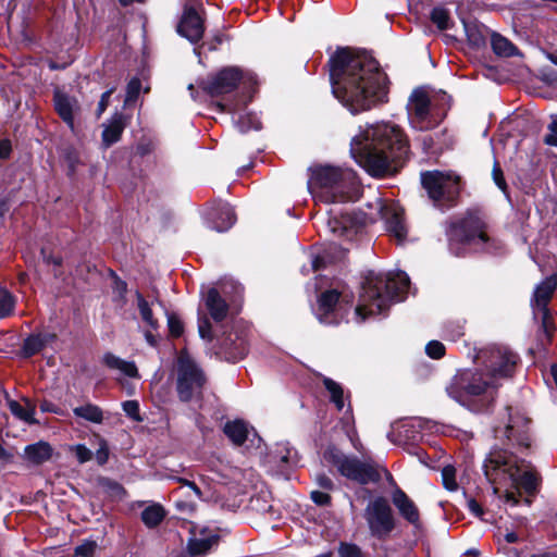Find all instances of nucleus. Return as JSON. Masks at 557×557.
Segmentation results:
<instances>
[{"label": "nucleus", "instance_id": "obj_1", "mask_svg": "<svg viewBox=\"0 0 557 557\" xmlns=\"http://www.w3.org/2000/svg\"><path fill=\"white\" fill-rule=\"evenodd\" d=\"M329 67L332 92L350 113L387 101V76L369 53L339 48L330 58Z\"/></svg>", "mask_w": 557, "mask_h": 557}, {"label": "nucleus", "instance_id": "obj_2", "mask_svg": "<svg viewBox=\"0 0 557 557\" xmlns=\"http://www.w3.org/2000/svg\"><path fill=\"white\" fill-rule=\"evenodd\" d=\"M508 422L504 428L494 429L495 436L507 438L513 447L521 449V456L509 449H493L484 460L483 470L486 480L494 485H510L522 488L533 495L539 491L541 476L534 466L525 459L524 451L531 446L529 436V419L518 410L507 408Z\"/></svg>", "mask_w": 557, "mask_h": 557}, {"label": "nucleus", "instance_id": "obj_3", "mask_svg": "<svg viewBox=\"0 0 557 557\" xmlns=\"http://www.w3.org/2000/svg\"><path fill=\"white\" fill-rule=\"evenodd\" d=\"M478 359L482 369L459 371L446 387L448 396L462 406L475 396L492 398L502 380L512 375L518 356L507 347L490 346L479 351Z\"/></svg>", "mask_w": 557, "mask_h": 557}, {"label": "nucleus", "instance_id": "obj_4", "mask_svg": "<svg viewBox=\"0 0 557 557\" xmlns=\"http://www.w3.org/2000/svg\"><path fill=\"white\" fill-rule=\"evenodd\" d=\"M352 158L372 175L395 170L409 154V144L397 125L377 123L369 126L350 143Z\"/></svg>", "mask_w": 557, "mask_h": 557}, {"label": "nucleus", "instance_id": "obj_5", "mask_svg": "<svg viewBox=\"0 0 557 557\" xmlns=\"http://www.w3.org/2000/svg\"><path fill=\"white\" fill-rule=\"evenodd\" d=\"M410 288L408 275L403 271L395 273L370 272L362 284L359 304L355 308V320L362 323L369 317L384 314L395 301H403Z\"/></svg>", "mask_w": 557, "mask_h": 557}, {"label": "nucleus", "instance_id": "obj_6", "mask_svg": "<svg viewBox=\"0 0 557 557\" xmlns=\"http://www.w3.org/2000/svg\"><path fill=\"white\" fill-rule=\"evenodd\" d=\"M308 189L315 202L344 203L357 200L359 182L350 169L320 165L312 170Z\"/></svg>", "mask_w": 557, "mask_h": 557}, {"label": "nucleus", "instance_id": "obj_7", "mask_svg": "<svg viewBox=\"0 0 557 557\" xmlns=\"http://www.w3.org/2000/svg\"><path fill=\"white\" fill-rule=\"evenodd\" d=\"M449 108L450 97L445 91L417 88L407 103L410 126L420 132L433 129L442 123Z\"/></svg>", "mask_w": 557, "mask_h": 557}, {"label": "nucleus", "instance_id": "obj_8", "mask_svg": "<svg viewBox=\"0 0 557 557\" xmlns=\"http://www.w3.org/2000/svg\"><path fill=\"white\" fill-rule=\"evenodd\" d=\"M449 250L457 257L465 256L468 249L497 251L499 244L490 238L483 222L474 215H468L447 230Z\"/></svg>", "mask_w": 557, "mask_h": 557}, {"label": "nucleus", "instance_id": "obj_9", "mask_svg": "<svg viewBox=\"0 0 557 557\" xmlns=\"http://www.w3.org/2000/svg\"><path fill=\"white\" fill-rule=\"evenodd\" d=\"M421 183L434 207L446 210L456 205L459 193V177L449 172L428 171L421 173Z\"/></svg>", "mask_w": 557, "mask_h": 557}, {"label": "nucleus", "instance_id": "obj_10", "mask_svg": "<svg viewBox=\"0 0 557 557\" xmlns=\"http://www.w3.org/2000/svg\"><path fill=\"white\" fill-rule=\"evenodd\" d=\"M323 459L335 467L345 478L360 484L376 483L381 475L375 467L361 462L355 457H348L335 446H329L323 453Z\"/></svg>", "mask_w": 557, "mask_h": 557}, {"label": "nucleus", "instance_id": "obj_11", "mask_svg": "<svg viewBox=\"0 0 557 557\" xmlns=\"http://www.w3.org/2000/svg\"><path fill=\"white\" fill-rule=\"evenodd\" d=\"M176 391L182 401H190L201 395L206 376L198 364L186 354L182 352L176 363Z\"/></svg>", "mask_w": 557, "mask_h": 557}, {"label": "nucleus", "instance_id": "obj_12", "mask_svg": "<svg viewBox=\"0 0 557 557\" xmlns=\"http://www.w3.org/2000/svg\"><path fill=\"white\" fill-rule=\"evenodd\" d=\"M556 287L557 276L550 275L536 285L533 292V297L531 299L533 319L541 321V329L547 342L550 341L555 330V325L553 323L552 315L547 306L553 297L554 292L556 290Z\"/></svg>", "mask_w": 557, "mask_h": 557}, {"label": "nucleus", "instance_id": "obj_13", "mask_svg": "<svg viewBox=\"0 0 557 557\" xmlns=\"http://www.w3.org/2000/svg\"><path fill=\"white\" fill-rule=\"evenodd\" d=\"M252 83L255 77L236 66H226L202 82V88L212 97L234 91L240 83Z\"/></svg>", "mask_w": 557, "mask_h": 557}, {"label": "nucleus", "instance_id": "obj_14", "mask_svg": "<svg viewBox=\"0 0 557 557\" xmlns=\"http://www.w3.org/2000/svg\"><path fill=\"white\" fill-rule=\"evenodd\" d=\"M370 209H375L379 216L385 222L386 231L398 242L407 236V226L404 219V210L398 202L386 201L376 196L373 202H369Z\"/></svg>", "mask_w": 557, "mask_h": 557}, {"label": "nucleus", "instance_id": "obj_15", "mask_svg": "<svg viewBox=\"0 0 557 557\" xmlns=\"http://www.w3.org/2000/svg\"><path fill=\"white\" fill-rule=\"evenodd\" d=\"M366 520L372 535L382 539L395 528L392 508L384 497H376L366 508Z\"/></svg>", "mask_w": 557, "mask_h": 557}, {"label": "nucleus", "instance_id": "obj_16", "mask_svg": "<svg viewBox=\"0 0 557 557\" xmlns=\"http://www.w3.org/2000/svg\"><path fill=\"white\" fill-rule=\"evenodd\" d=\"M339 299L341 294L336 289L325 290L320 295L315 315L321 323L332 325L344 320L345 313Z\"/></svg>", "mask_w": 557, "mask_h": 557}, {"label": "nucleus", "instance_id": "obj_17", "mask_svg": "<svg viewBox=\"0 0 557 557\" xmlns=\"http://www.w3.org/2000/svg\"><path fill=\"white\" fill-rule=\"evenodd\" d=\"M220 540L218 530L207 525H193L187 542L188 553L193 556H202L216 546Z\"/></svg>", "mask_w": 557, "mask_h": 557}, {"label": "nucleus", "instance_id": "obj_18", "mask_svg": "<svg viewBox=\"0 0 557 557\" xmlns=\"http://www.w3.org/2000/svg\"><path fill=\"white\" fill-rule=\"evenodd\" d=\"M177 33L191 44L199 42L205 33V17L194 7L185 5Z\"/></svg>", "mask_w": 557, "mask_h": 557}, {"label": "nucleus", "instance_id": "obj_19", "mask_svg": "<svg viewBox=\"0 0 557 557\" xmlns=\"http://www.w3.org/2000/svg\"><path fill=\"white\" fill-rule=\"evenodd\" d=\"M392 502L397 508L399 515L410 524L418 527L420 523V513L416 504L398 486L392 493Z\"/></svg>", "mask_w": 557, "mask_h": 557}, {"label": "nucleus", "instance_id": "obj_20", "mask_svg": "<svg viewBox=\"0 0 557 557\" xmlns=\"http://www.w3.org/2000/svg\"><path fill=\"white\" fill-rule=\"evenodd\" d=\"M235 221V212L228 203H220L208 213V226L220 233L230 230Z\"/></svg>", "mask_w": 557, "mask_h": 557}, {"label": "nucleus", "instance_id": "obj_21", "mask_svg": "<svg viewBox=\"0 0 557 557\" xmlns=\"http://www.w3.org/2000/svg\"><path fill=\"white\" fill-rule=\"evenodd\" d=\"M295 451L288 443H276L265 456V462L278 472L286 470L294 461Z\"/></svg>", "mask_w": 557, "mask_h": 557}, {"label": "nucleus", "instance_id": "obj_22", "mask_svg": "<svg viewBox=\"0 0 557 557\" xmlns=\"http://www.w3.org/2000/svg\"><path fill=\"white\" fill-rule=\"evenodd\" d=\"M206 309L214 322H222L228 313V305L216 288H210L203 298Z\"/></svg>", "mask_w": 557, "mask_h": 557}, {"label": "nucleus", "instance_id": "obj_23", "mask_svg": "<svg viewBox=\"0 0 557 557\" xmlns=\"http://www.w3.org/2000/svg\"><path fill=\"white\" fill-rule=\"evenodd\" d=\"M221 345L226 359L232 362L243 359L248 352L247 341L237 333H230Z\"/></svg>", "mask_w": 557, "mask_h": 557}, {"label": "nucleus", "instance_id": "obj_24", "mask_svg": "<svg viewBox=\"0 0 557 557\" xmlns=\"http://www.w3.org/2000/svg\"><path fill=\"white\" fill-rule=\"evenodd\" d=\"M77 107L75 99L67 95L55 91L54 94V108L60 117L69 125L71 129H74V110Z\"/></svg>", "mask_w": 557, "mask_h": 557}, {"label": "nucleus", "instance_id": "obj_25", "mask_svg": "<svg viewBox=\"0 0 557 557\" xmlns=\"http://www.w3.org/2000/svg\"><path fill=\"white\" fill-rule=\"evenodd\" d=\"M52 456V447L48 442L39 441L24 448V459L33 465H41Z\"/></svg>", "mask_w": 557, "mask_h": 557}, {"label": "nucleus", "instance_id": "obj_26", "mask_svg": "<svg viewBox=\"0 0 557 557\" xmlns=\"http://www.w3.org/2000/svg\"><path fill=\"white\" fill-rule=\"evenodd\" d=\"M22 400L24 405L16 400L7 398V405L11 413L27 424L38 423L35 419V405L28 398H23Z\"/></svg>", "mask_w": 557, "mask_h": 557}, {"label": "nucleus", "instance_id": "obj_27", "mask_svg": "<svg viewBox=\"0 0 557 557\" xmlns=\"http://www.w3.org/2000/svg\"><path fill=\"white\" fill-rule=\"evenodd\" d=\"M126 126L123 114L115 113L109 124L104 126L102 132V143L106 147H110L120 140L121 135Z\"/></svg>", "mask_w": 557, "mask_h": 557}, {"label": "nucleus", "instance_id": "obj_28", "mask_svg": "<svg viewBox=\"0 0 557 557\" xmlns=\"http://www.w3.org/2000/svg\"><path fill=\"white\" fill-rule=\"evenodd\" d=\"M102 362L109 369L119 371L125 376L138 377V370L133 361L124 360L112 352H106L102 357Z\"/></svg>", "mask_w": 557, "mask_h": 557}, {"label": "nucleus", "instance_id": "obj_29", "mask_svg": "<svg viewBox=\"0 0 557 557\" xmlns=\"http://www.w3.org/2000/svg\"><path fill=\"white\" fill-rule=\"evenodd\" d=\"M327 227L335 236L351 238L352 218L348 213L341 214V216L331 214L327 220Z\"/></svg>", "mask_w": 557, "mask_h": 557}, {"label": "nucleus", "instance_id": "obj_30", "mask_svg": "<svg viewBox=\"0 0 557 557\" xmlns=\"http://www.w3.org/2000/svg\"><path fill=\"white\" fill-rule=\"evenodd\" d=\"M225 435L236 446H240L247 440L249 430L246 422L243 420H234L225 423L223 429Z\"/></svg>", "mask_w": 557, "mask_h": 557}, {"label": "nucleus", "instance_id": "obj_31", "mask_svg": "<svg viewBox=\"0 0 557 557\" xmlns=\"http://www.w3.org/2000/svg\"><path fill=\"white\" fill-rule=\"evenodd\" d=\"M166 511L162 505L153 503L141 511V521L149 528H157L165 518Z\"/></svg>", "mask_w": 557, "mask_h": 557}, {"label": "nucleus", "instance_id": "obj_32", "mask_svg": "<svg viewBox=\"0 0 557 557\" xmlns=\"http://www.w3.org/2000/svg\"><path fill=\"white\" fill-rule=\"evenodd\" d=\"M75 417L84 419L88 422L100 424L103 421L102 409L94 404H86L84 406L75 407L73 409Z\"/></svg>", "mask_w": 557, "mask_h": 557}, {"label": "nucleus", "instance_id": "obj_33", "mask_svg": "<svg viewBox=\"0 0 557 557\" xmlns=\"http://www.w3.org/2000/svg\"><path fill=\"white\" fill-rule=\"evenodd\" d=\"M491 44H492L493 51L497 55L512 57V55L517 54L518 50H517L516 46L511 41H509L507 38H505L504 36L499 35V34L494 33L492 35Z\"/></svg>", "mask_w": 557, "mask_h": 557}, {"label": "nucleus", "instance_id": "obj_34", "mask_svg": "<svg viewBox=\"0 0 557 557\" xmlns=\"http://www.w3.org/2000/svg\"><path fill=\"white\" fill-rule=\"evenodd\" d=\"M137 308L144 323H146L151 330L159 327L158 320L153 318L151 304L145 299V297L136 292Z\"/></svg>", "mask_w": 557, "mask_h": 557}, {"label": "nucleus", "instance_id": "obj_35", "mask_svg": "<svg viewBox=\"0 0 557 557\" xmlns=\"http://www.w3.org/2000/svg\"><path fill=\"white\" fill-rule=\"evenodd\" d=\"M419 437V432L414 430V426L409 423H403L398 429L388 434V438L397 444H403L408 441H416Z\"/></svg>", "mask_w": 557, "mask_h": 557}, {"label": "nucleus", "instance_id": "obj_36", "mask_svg": "<svg viewBox=\"0 0 557 557\" xmlns=\"http://www.w3.org/2000/svg\"><path fill=\"white\" fill-rule=\"evenodd\" d=\"M325 389L330 394V400L336 406L337 410H343L344 404V389L343 387L330 377L323 379Z\"/></svg>", "mask_w": 557, "mask_h": 557}, {"label": "nucleus", "instance_id": "obj_37", "mask_svg": "<svg viewBox=\"0 0 557 557\" xmlns=\"http://www.w3.org/2000/svg\"><path fill=\"white\" fill-rule=\"evenodd\" d=\"M236 127L240 133H247L249 131H258L261 128V122L257 114L245 113L240 114L236 120Z\"/></svg>", "mask_w": 557, "mask_h": 557}, {"label": "nucleus", "instance_id": "obj_38", "mask_svg": "<svg viewBox=\"0 0 557 557\" xmlns=\"http://www.w3.org/2000/svg\"><path fill=\"white\" fill-rule=\"evenodd\" d=\"M177 482L181 483V486L176 490V493L181 496H184L188 499L191 497L197 499H202V491L193 482L183 478H177Z\"/></svg>", "mask_w": 557, "mask_h": 557}, {"label": "nucleus", "instance_id": "obj_39", "mask_svg": "<svg viewBox=\"0 0 557 557\" xmlns=\"http://www.w3.org/2000/svg\"><path fill=\"white\" fill-rule=\"evenodd\" d=\"M15 307L14 296L5 288L0 287V320L9 317Z\"/></svg>", "mask_w": 557, "mask_h": 557}, {"label": "nucleus", "instance_id": "obj_40", "mask_svg": "<svg viewBox=\"0 0 557 557\" xmlns=\"http://www.w3.org/2000/svg\"><path fill=\"white\" fill-rule=\"evenodd\" d=\"M44 347V339L40 335H30L28 336L23 344V354L25 357H30L36 355Z\"/></svg>", "mask_w": 557, "mask_h": 557}, {"label": "nucleus", "instance_id": "obj_41", "mask_svg": "<svg viewBox=\"0 0 557 557\" xmlns=\"http://www.w3.org/2000/svg\"><path fill=\"white\" fill-rule=\"evenodd\" d=\"M431 21L441 29L445 30L449 28L450 17L446 9L436 7L431 12Z\"/></svg>", "mask_w": 557, "mask_h": 557}, {"label": "nucleus", "instance_id": "obj_42", "mask_svg": "<svg viewBox=\"0 0 557 557\" xmlns=\"http://www.w3.org/2000/svg\"><path fill=\"white\" fill-rule=\"evenodd\" d=\"M443 485L446 490L455 492L458 490V483L456 481V469L451 465H447L442 469Z\"/></svg>", "mask_w": 557, "mask_h": 557}, {"label": "nucleus", "instance_id": "obj_43", "mask_svg": "<svg viewBox=\"0 0 557 557\" xmlns=\"http://www.w3.org/2000/svg\"><path fill=\"white\" fill-rule=\"evenodd\" d=\"M463 335V324L459 321H453L445 324L444 337L450 341H456Z\"/></svg>", "mask_w": 557, "mask_h": 557}, {"label": "nucleus", "instance_id": "obj_44", "mask_svg": "<svg viewBox=\"0 0 557 557\" xmlns=\"http://www.w3.org/2000/svg\"><path fill=\"white\" fill-rule=\"evenodd\" d=\"M102 486L115 498L123 499L126 495V490L116 481L106 479Z\"/></svg>", "mask_w": 557, "mask_h": 557}, {"label": "nucleus", "instance_id": "obj_45", "mask_svg": "<svg viewBox=\"0 0 557 557\" xmlns=\"http://www.w3.org/2000/svg\"><path fill=\"white\" fill-rule=\"evenodd\" d=\"M341 557H363L360 547L352 543L342 542L338 546Z\"/></svg>", "mask_w": 557, "mask_h": 557}, {"label": "nucleus", "instance_id": "obj_46", "mask_svg": "<svg viewBox=\"0 0 557 557\" xmlns=\"http://www.w3.org/2000/svg\"><path fill=\"white\" fill-rule=\"evenodd\" d=\"M425 352L433 359H440L445 354V346L438 341H431L425 346Z\"/></svg>", "mask_w": 557, "mask_h": 557}, {"label": "nucleus", "instance_id": "obj_47", "mask_svg": "<svg viewBox=\"0 0 557 557\" xmlns=\"http://www.w3.org/2000/svg\"><path fill=\"white\" fill-rule=\"evenodd\" d=\"M168 325H169L171 335L178 337L183 334V331H184L183 322L174 313L168 314Z\"/></svg>", "mask_w": 557, "mask_h": 557}, {"label": "nucleus", "instance_id": "obj_48", "mask_svg": "<svg viewBox=\"0 0 557 557\" xmlns=\"http://www.w3.org/2000/svg\"><path fill=\"white\" fill-rule=\"evenodd\" d=\"M141 83L138 78H133L127 84L125 102L135 101L139 95Z\"/></svg>", "mask_w": 557, "mask_h": 557}, {"label": "nucleus", "instance_id": "obj_49", "mask_svg": "<svg viewBox=\"0 0 557 557\" xmlns=\"http://www.w3.org/2000/svg\"><path fill=\"white\" fill-rule=\"evenodd\" d=\"M547 129L548 133L544 137V143L548 146L557 147V115L553 116Z\"/></svg>", "mask_w": 557, "mask_h": 557}, {"label": "nucleus", "instance_id": "obj_50", "mask_svg": "<svg viewBox=\"0 0 557 557\" xmlns=\"http://www.w3.org/2000/svg\"><path fill=\"white\" fill-rule=\"evenodd\" d=\"M97 544L94 541H85L75 547V555L79 557H91L96 550Z\"/></svg>", "mask_w": 557, "mask_h": 557}, {"label": "nucleus", "instance_id": "obj_51", "mask_svg": "<svg viewBox=\"0 0 557 557\" xmlns=\"http://www.w3.org/2000/svg\"><path fill=\"white\" fill-rule=\"evenodd\" d=\"M72 450L75 453V456L79 463H85L89 461L92 457L91 450L83 444H77L73 446Z\"/></svg>", "mask_w": 557, "mask_h": 557}, {"label": "nucleus", "instance_id": "obj_52", "mask_svg": "<svg viewBox=\"0 0 557 557\" xmlns=\"http://www.w3.org/2000/svg\"><path fill=\"white\" fill-rule=\"evenodd\" d=\"M124 412L136 421H140L139 418V405L136 400H126L122 404Z\"/></svg>", "mask_w": 557, "mask_h": 557}, {"label": "nucleus", "instance_id": "obj_53", "mask_svg": "<svg viewBox=\"0 0 557 557\" xmlns=\"http://www.w3.org/2000/svg\"><path fill=\"white\" fill-rule=\"evenodd\" d=\"M198 332L202 339H212V326L208 318H201L198 321Z\"/></svg>", "mask_w": 557, "mask_h": 557}, {"label": "nucleus", "instance_id": "obj_54", "mask_svg": "<svg viewBox=\"0 0 557 557\" xmlns=\"http://www.w3.org/2000/svg\"><path fill=\"white\" fill-rule=\"evenodd\" d=\"M492 175L496 186L503 191H505L507 188V184L503 171L497 162L494 163Z\"/></svg>", "mask_w": 557, "mask_h": 557}, {"label": "nucleus", "instance_id": "obj_55", "mask_svg": "<svg viewBox=\"0 0 557 557\" xmlns=\"http://www.w3.org/2000/svg\"><path fill=\"white\" fill-rule=\"evenodd\" d=\"M311 499L319 506H326L331 503V496L327 493L321 491H312Z\"/></svg>", "mask_w": 557, "mask_h": 557}, {"label": "nucleus", "instance_id": "obj_56", "mask_svg": "<svg viewBox=\"0 0 557 557\" xmlns=\"http://www.w3.org/2000/svg\"><path fill=\"white\" fill-rule=\"evenodd\" d=\"M467 507L473 516H475L480 519L483 518L484 510H483L482 506L474 498H472V497L467 498Z\"/></svg>", "mask_w": 557, "mask_h": 557}, {"label": "nucleus", "instance_id": "obj_57", "mask_svg": "<svg viewBox=\"0 0 557 557\" xmlns=\"http://www.w3.org/2000/svg\"><path fill=\"white\" fill-rule=\"evenodd\" d=\"M96 460L99 465H104L109 459V448L104 441H101L99 448L96 451Z\"/></svg>", "mask_w": 557, "mask_h": 557}, {"label": "nucleus", "instance_id": "obj_58", "mask_svg": "<svg viewBox=\"0 0 557 557\" xmlns=\"http://www.w3.org/2000/svg\"><path fill=\"white\" fill-rule=\"evenodd\" d=\"M175 508L178 511L190 513L195 510L196 506L191 499H187V500L177 499V500H175Z\"/></svg>", "mask_w": 557, "mask_h": 557}, {"label": "nucleus", "instance_id": "obj_59", "mask_svg": "<svg viewBox=\"0 0 557 557\" xmlns=\"http://www.w3.org/2000/svg\"><path fill=\"white\" fill-rule=\"evenodd\" d=\"M315 482L317 484L323 488V490H326V491H331L333 490L334 487V483L333 481L331 480L330 476H327L326 474L324 473H321V474H317L315 476Z\"/></svg>", "mask_w": 557, "mask_h": 557}, {"label": "nucleus", "instance_id": "obj_60", "mask_svg": "<svg viewBox=\"0 0 557 557\" xmlns=\"http://www.w3.org/2000/svg\"><path fill=\"white\" fill-rule=\"evenodd\" d=\"M112 92H113V88H111L102 94L101 99L98 103V108H97L98 116H100L106 111Z\"/></svg>", "mask_w": 557, "mask_h": 557}, {"label": "nucleus", "instance_id": "obj_61", "mask_svg": "<svg viewBox=\"0 0 557 557\" xmlns=\"http://www.w3.org/2000/svg\"><path fill=\"white\" fill-rule=\"evenodd\" d=\"M11 152V144L7 139H0V159L8 158Z\"/></svg>", "mask_w": 557, "mask_h": 557}, {"label": "nucleus", "instance_id": "obj_62", "mask_svg": "<svg viewBox=\"0 0 557 557\" xmlns=\"http://www.w3.org/2000/svg\"><path fill=\"white\" fill-rule=\"evenodd\" d=\"M66 161L69 164L70 172L73 173L75 171V164L78 162V157L74 151H69L66 153Z\"/></svg>", "mask_w": 557, "mask_h": 557}, {"label": "nucleus", "instance_id": "obj_63", "mask_svg": "<svg viewBox=\"0 0 557 557\" xmlns=\"http://www.w3.org/2000/svg\"><path fill=\"white\" fill-rule=\"evenodd\" d=\"M505 499H506V503H509L511 504L512 506H516L518 505V497L515 495V493L512 492H507L505 494Z\"/></svg>", "mask_w": 557, "mask_h": 557}, {"label": "nucleus", "instance_id": "obj_64", "mask_svg": "<svg viewBox=\"0 0 557 557\" xmlns=\"http://www.w3.org/2000/svg\"><path fill=\"white\" fill-rule=\"evenodd\" d=\"M40 409H41L44 412H57V410L54 409L53 404H51V403H49V401H44V403L40 405Z\"/></svg>", "mask_w": 557, "mask_h": 557}]
</instances>
